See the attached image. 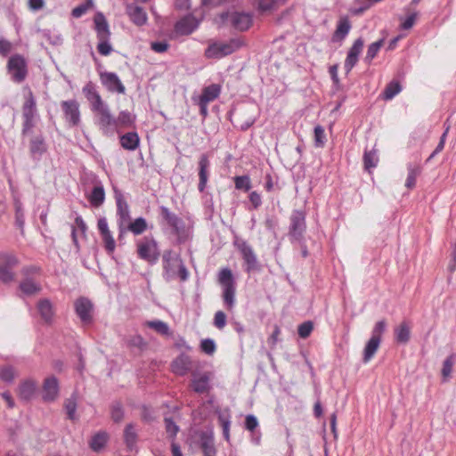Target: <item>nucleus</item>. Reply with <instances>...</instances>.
Returning a JSON list of instances; mask_svg holds the SVG:
<instances>
[{
	"instance_id": "f257e3e1",
	"label": "nucleus",
	"mask_w": 456,
	"mask_h": 456,
	"mask_svg": "<svg viewBox=\"0 0 456 456\" xmlns=\"http://www.w3.org/2000/svg\"><path fill=\"white\" fill-rule=\"evenodd\" d=\"M162 263L163 275L167 281H171L177 276L182 281H185L188 279V270L178 254L172 250H166L162 256Z\"/></svg>"
},
{
	"instance_id": "f03ea898",
	"label": "nucleus",
	"mask_w": 456,
	"mask_h": 456,
	"mask_svg": "<svg viewBox=\"0 0 456 456\" xmlns=\"http://www.w3.org/2000/svg\"><path fill=\"white\" fill-rule=\"evenodd\" d=\"M218 281L223 289V300L227 310L232 311L235 305L236 283L232 271L223 268L218 274Z\"/></svg>"
},
{
	"instance_id": "7ed1b4c3",
	"label": "nucleus",
	"mask_w": 456,
	"mask_h": 456,
	"mask_svg": "<svg viewBox=\"0 0 456 456\" xmlns=\"http://www.w3.org/2000/svg\"><path fill=\"white\" fill-rule=\"evenodd\" d=\"M136 248L137 255L141 259L151 265H154L158 262L159 258V246L152 236H146L137 240Z\"/></svg>"
},
{
	"instance_id": "20e7f679",
	"label": "nucleus",
	"mask_w": 456,
	"mask_h": 456,
	"mask_svg": "<svg viewBox=\"0 0 456 456\" xmlns=\"http://www.w3.org/2000/svg\"><path fill=\"white\" fill-rule=\"evenodd\" d=\"M95 114V124L105 135H113L116 132V118L110 113L106 103L92 110Z\"/></svg>"
},
{
	"instance_id": "39448f33",
	"label": "nucleus",
	"mask_w": 456,
	"mask_h": 456,
	"mask_svg": "<svg viewBox=\"0 0 456 456\" xmlns=\"http://www.w3.org/2000/svg\"><path fill=\"white\" fill-rule=\"evenodd\" d=\"M241 46L239 39H231L227 42H212L205 50V56L208 59H221L227 56Z\"/></svg>"
},
{
	"instance_id": "423d86ee",
	"label": "nucleus",
	"mask_w": 456,
	"mask_h": 456,
	"mask_svg": "<svg viewBox=\"0 0 456 456\" xmlns=\"http://www.w3.org/2000/svg\"><path fill=\"white\" fill-rule=\"evenodd\" d=\"M19 264L16 256L7 252L0 253V281L4 283L12 282L14 280L12 269Z\"/></svg>"
},
{
	"instance_id": "0eeeda50",
	"label": "nucleus",
	"mask_w": 456,
	"mask_h": 456,
	"mask_svg": "<svg viewBox=\"0 0 456 456\" xmlns=\"http://www.w3.org/2000/svg\"><path fill=\"white\" fill-rule=\"evenodd\" d=\"M8 70L14 82H22L28 74L25 59L19 54L12 56L8 61Z\"/></svg>"
},
{
	"instance_id": "6e6552de",
	"label": "nucleus",
	"mask_w": 456,
	"mask_h": 456,
	"mask_svg": "<svg viewBox=\"0 0 456 456\" xmlns=\"http://www.w3.org/2000/svg\"><path fill=\"white\" fill-rule=\"evenodd\" d=\"M66 122L71 126L80 124L79 103L76 100L63 101L61 103Z\"/></svg>"
},
{
	"instance_id": "1a4fd4ad",
	"label": "nucleus",
	"mask_w": 456,
	"mask_h": 456,
	"mask_svg": "<svg viewBox=\"0 0 456 456\" xmlns=\"http://www.w3.org/2000/svg\"><path fill=\"white\" fill-rule=\"evenodd\" d=\"M305 215L303 211L294 210L290 217L289 235L299 240L302 239L305 232Z\"/></svg>"
},
{
	"instance_id": "9d476101",
	"label": "nucleus",
	"mask_w": 456,
	"mask_h": 456,
	"mask_svg": "<svg viewBox=\"0 0 456 456\" xmlns=\"http://www.w3.org/2000/svg\"><path fill=\"white\" fill-rule=\"evenodd\" d=\"M236 246L246 264V271L250 273L251 271L257 269V258L252 247L245 240L236 242Z\"/></svg>"
},
{
	"instance_id": "9b49d317",
	"label": "nucleus",
	"mask_w": 456,
	"mask_h": 456,
	"mask_svg": "<svg viewBox=\"0 0 456 456\" xmlns=\"http://www.w3.org/2000/svg\"><path fill=\"white\" fill-rule=\"evenodd\" d=\"M117 202V215L118 216V224L119 233L122 235L126 232V224L130 220V210L127 202L125 200L122 195L116 197Z\"/></svg>"
},
{
	"instance_id": "f8f14e48",
	"label": "nucleus",
	"mask_w": 456,
	"mask_h": 456,
	"mask_svg": "<svg viewBox=\"0 0 456 456\" xmlns=\"http://www.w3.org/2000/svg\"><path fill=\"white\" fill-rule=\"evenodd\" d=\"M227 20L234 28L240 31L248 29L253 22L252 16L249 13L238 12L228 13Z\"/></svg>"
},
{
	"instance_id": "ddd939ff",
	"label": "nucleus",
	"mask_w": 456,
	"mask_h": 456,
	"mask_svg": "<svg viewBox=\"0 0 456 456\" xmlns=\"http://www.w3.org/2000/svg\"><path fill=\"white\" fill-rule=\"evenodd\" d=\"M364 45V41L362 37L354 40L353 45L350 47L347 56L345 61L344 68L348 73L356 65L359 55L361 54Z\"/></svg>"
},
{
	"instance_id": "4468645a",
	"label": "nucleus",
	"mask_w": 456,
	"mask_h": 456,
	"mask_svg": "<svg viewBox=\"0 0 456 456\" xmlns=\"http://www.w3.org/2000/svg\"><path fill=\"white\" fill-rule=\"evenodd\" d=\"M100 79L109 91L125 94L126 88L116 73L102 72L100 74Z\"/></svg>"
},
{
	"instance_id": "2eb2a0df",
	"label": "nucleus",
	"mask_w": 456,
	"mask_h": 456,
	"mask_svg": "<svg viewBox=\"0 0 456 456\" xmlns=\"http://www.w3.org/2000/svg\"><path fill=\"white\" fill-rule=\"evenodd\" d=\"M211 372L198 373L192 372L191 388L199 394H203L210 390Z\"/></svg>"
},
{
	"instance_id": "dca6fc26",
	"label": "nucleus",
	"mask_w": 456,
	"mask_h": 456,
	"mask_svg": "<svg viewBox=\"0 0 456 456\" xmlns=\"http://www.w3.org/2000/svg\"><path fill=\"white\" fill-rule=\"evenodd\" d=\"M194 364L191 357L185 354H181L172 362V370L175 374L179 376L186 375Z\"/></svg>"
},
{
	"instance_id": "f3484780",
	"label": "nucleus",
	"mask_w": 456,
	"mask_h": 456,
	"mask_svg": "<svg viewBox=\"0 0 456 456\" xmlns=\"http://www.w3.org/2000/svg\"><path fill=\"white\" fill-rule=\"evenodd\" d=\"M200 21L192 15H187L178 20L175 26V32L179 35H190L198 27Z\"/></svg>"
},
{
	"instance_id": "a211bd4d",
	"label": "nucleus",
	"mask_w": 456,
	"mask_h": 456,
	"mask_svg": "<svg viewBox=\"0 0 456 456\" xmlns=\"http://www.w3.org/2000/svg\"><path fill=\"white\" fill-rule=\"evenodd\" d=\"M59 395V383L55 377L46 378L43 385V399L45 402H53Z\"/></svg>"
},
{
	"instance_id": "6ab92c4d",
	"label": "nucleus",
	"mask_w": 456,
	"mask_h": 456,
	"mask_svg": "<svg viewBox=\"0 0 456 456\" xmlns=\"http://www.w3.org/2000/svg\"><path fill=\"white\" fill-rule=\"evenodd\" d=\"M126 13L130 20L136 26L141 27L147 23L148 16L144 9L136 4H128Z\"/></svg>"
},
{
	"instance_id": "aec40b11",
	"label": "nucleus",
	"mask_w": 456,
	"mask_h": 456,
	"mask_svg": "<svg viewBox=\"0 0 456 456\" xmlns=\"http://www.w3.org/2000/svg\"><path fill=\"white\" fill-rule=\"evenodd\" d=\"M75 310L77 316L84 323H89L91 322L93 305L88 299L84 297L77 299L75 302Z\"/></svg>"
},
{
	"instance_id": "412c9836",
	"label": "nucleus",
	"mask_w": 456,
	"mask_h": 456,
	"mask_svg": "<svg viewBox=\"0 0 456 456\" xmlns=\"http://www.w3.org/2000/svg\"><path fill=\"white\" fill-rule=\"evenodd\" d=\"M37 110L36 99L30 89L25 94V102L22 105V118H37Z\"/></svg>"
},
{
	"instance_id": "4be33fe9",
	"label": "nucleus",
	"mask_w": 456,
	"mask_h": 456,
	"mask_svg": "<svg viewBox=\"0 0 456 456\" xmlns=\"http://www.w3.org/2000/svg\"><path fill=\"white\" fill-rule=\"evenodd\" d=\"M209 167H210V162H209L208 156L206 154H202L199 159V179H200V182H199V185H198L199 191L201 192L204 191L207 183H208V180Z\"/></svg>"
},
{
	"instance_id": "5701e85b",
	"label": "nucleus",
	"mask_w": 456,
	"mask_h": 456,
	"mask_svg": "<svg viewBox=\"0 0 456 456\" xmlns=\"http://www.w3.org/2000/svg\"><path fill=\"white\" fill-rule=\"evenodd\" d=\"M83 94L89 102L91 110L105 103L93 83H88L83 87Z\"/></svg>"
},
{
	"instance_id": "b1692460",
	"label": "nucleus",
	"mask_w": 456,
	"mask_h": 456,
	"mask_svg": "<svg viewBox=\"0 0 456 456\" xmlns=\"http://www.w3.org/2000/svg\"><path fill=\"white\" fill-rule=\"evenodd\" d=\"M160 215L167 224L172 227L176 233H178L183 224L181 218H179L175 213L171 212L168 208L164 206L160 207Z\"/></svg>"
},
{
	"instance_id": "393cba45",
	"label": "nucleus",
	"mask_w": 456,
	"mask_h": 456,
	"mask_svg": "<svg viewBox=\"0 0 456 456\" xmlns=\"http://www.w3.org/2000/svg\"><path fill=\"white\" fill-rule=\"evenodd\" d=\"M95 30L97 33V38H110V31L109 28L108 22L102 13H97L94 17Z\"/></svg>"
},
{
	"instance_id": "a878e982",
	"label": "nucleus",
	"mask_w": 456,
	"mask_h": 456,
	"mask_svg": "<svg viewBox=\"0 0 456 456\" xmlns=\"http://www.w3.org/2000/svg\"><path fill=\"white\" fill-rule=\"evenodd\" d=\"M39 314L46 323H51L53 319L54 311L52 303L48 299H41L37 303Z\"/></svg>"
},
{
	"instance_id": "bb28decb",
	"label": "nucleus",
	"mask_w": 456,
	"mask_h": 456,
	"mask_svg": "<svg viewBox=\"0 0 456 456\" xmlns=\"http://www.w3.org/2000/svg\"><path fill=\"white\" fill-rule=\"evenodd\" d=\"M139 136L136 132H128L120 136L121 146L127 151H134L139 146Z\"/></svg>"
},
{
	"instance_id": "cd10ccee",
	"label": "nucleus",
	"mask_w": 456,
	"mask_h": 456,
	"mask_svg": "<svg viewBox=\"0 0 456 456\" xmlns=\"http://www.w3.org/2000/svg\"><path fill=\"white\" fill-rule=\"evenodd\" d=\"M148 229V224L145 218L138 217L134 221H128L126 224V232L129 231L134 235H141Z\"/></svg>"
},
{
	"instance_id": "c85d7f7f",
	"label": "nucleus",
	"mask_w": 456,
	"mask_h": 456,
	"mask_svg": "<svg viewBox=\"0 0 456 456\" xmlns=\"http://www.w3.org/2000/svg\"><path fill=\"white\" fill-rule=\"evenodd\" d=\"M221 93L220 86L216 84H212L208 86H206L202 90L201 95L199 97V101L209 103L216 100Z\"/></svg>"
},
{
	"instance_id": "c756f323",
	"label": "nucleus",
	"mask_w": 456,
	"mask_h": 456,
	"mask_svg": "<svg viewBox=\"0 0 456 456\" xmlns=\"http://www.w3.org/2000/svg\"><path fill=\"white\" fill-rule=\"evenodd\" d=\"M351 24L346 18L339 20L337 28L333 34L332 41H342L349 33Z\"/></svg>"
},
{
	"instance_id": "7c9ffc66",
	"label": "nucleus",
	"mask_w": 456,
	"mask_h": 456,
	"mask_svg": "<svg viewBox=\"0 0 456 456\" xmlns=\"http://www.w3.org/2000/svg\"><path fill=\"white\" fill-rule=\"evenodd\" d=\"M124 440L130 451H133L136 448L137 443V431L134 426V424H127L124 430Z\"/></svg>"
},
{
	"instance_id": "2f4dec72",
	"label": "nucleus",
	"mask_w": 456,
	"mask_h": 456,
	"mask_svg": "<svg viewBox=\"0 0 456 456\" xmlns=\"http://www.w3.org/2000/svg\"><path fill=\"white\" fill-rule=\"evenodd\" d=\"M37 390V385L32 380H27L20 384L19 387V395L23 400H30Z\"/></svg>"
},
{
	"instance_id": "473e14b6",
	"label": "nucleus",
	"mask_w": 456,
	"mask_h": 456,
	"mask_svg": "<svg viewBox=\"0 0 456 456\" xmlns=\"http://www.w3.org/2000/svg\"><path fill=\"white\" fill-rule=\"evenodd\" d=\"M88 200L92 206L100 207L105 200V191L102 185H95L88 196Z\"/></svg>"
},
{
	"instance_id": "72a5a7b5",
	"label": "nucleus",
	"mask_w": 456,
	"mask_h": 456,
	"mask_svg": "<svg viewBox=\"0 0 456 456\" xmlns=\"http://www.w3.org/2000/svg\"><path fill=\"white\" fill-rule=\"evenodd\" d=\"M108 434L106 432H98L90 442V447L94 452H100L105 446L108 441Z\"/></svg>"
},
{
	"instance_id": "f704fd0d",
	"label": "nucleus",
	"mask_w": 456,
	"mask_h": 456,
	"mask_svg": "<svg viewBox=\"0 0 456 456\" xmlns=\"http://www.w3.org/2000/svg\"><path fill=\"white\" fill-rule=\"evenodd\" d=\"M379 340L370 338L363 350V362H368L375 354L380 345Z\"/></svg>"
},
{
	"instance_id": "c9c22d12",
	"label": "nucleus",
	"mask_w": 456,
	"mask_h": 456,
	"mask_svg": "<svg viewBox=\"0 0 456 456\" xmlns=\"http://www.w3.org/2000/svg\"><path fill=\"white\" fill-rule=\"evenodd\" d=\"M144 326L154 330L160 335H168L170 333V329L167 323L160 320L147 321L144 322Z\"/></svg>"
},
{
	"instance_id": "e433bc0d",
	"label": "nucleus",
	"mask_w": 456,
	"mask_h": 456,
	"mask_svg": "<svg viewBox=\"0 0 456 456\" xmlns=\"http://www.w3.org/2000/svg\"><path fill=\"white\" fill-rule=\"evenodd\" d=\"M395 339L398 343L405 344L410 339V327L406 322H402L395 329Z\"/></svg>"
},
{
	"instance_id": "4c0bfd02",
	"label": "nucleus",
	"mask_w": 456,
	"mask_h": 456,
	"mask_svg": "<svg viewBox=\"0 0 456 456\" xmlns=\"http://www.w3.org/2000/svg\"><path fill=\"white\" fill-rule=\"evenodd\" d=\"M421 168L419 166H408V175L405 182V186L408 189H412L416 184V179L420 174Z\"/></svg>"
},
{
	"instance_id": "58836bf2",
	"label": "nucleus",
	"mask_w": 456,
	"mask_h": 456,
	"mask_svg": "<svg viewBox=\"0 0 456 456\" xmlns=\"http://www.w3.org/2000/svg\"><path fill=\"white\" fill-rule=\"evenodd\" d=\"M363 162H364V167L367 170H370L371 168H374L379 162V156L378 151L376 150H372L370 151H365L363 155Z\"/></svg>"
},
{
	"instance_id": "ea45409f",
	"label": "nucleus",
	"mask_w": 456,
	"mask_h": 456,
	"mask_svg": "<svg viewBox=\"0 0 456 456\" xmlns=\"http://www.w3.org/2000/svg\"><path fill=\"white\" fill-rule=\"evenodd\" d=\"M383 44H384V39H380L377 42L370 44L368 46V50H367V53H366L365 58H364V61L367 63H370L371 61L377 56V54H378L379 51L380 50L381 46L383 45Z\"/></svg>"
},
{
	"instance_id": "a19ab883",
	"label": "nucleus",
	"mask_w": 456,
	"mask_h": 456,
	"mask_svg": "<svg viewBox=\"0 0 456 456\" xmlns=\"http://www.w3.org/2000/svg\"><path fill=\"white\" fill-rule=\"evenodd\" d=\"M20 290L26 295H33L40 290V286L34 281L27 279L20 284Z\"/></svg>"
},
{
	"instance_id": "79ce46f5",
	"label": "nucleus",
	"mask_w": 456,
	"mask_h": 456,
	"mask_svg": "<svg viewBox=\"0 0 456 456\" xmlns=\"http://www.w3.org/2000/svg\"><path fill=\"white\" fill-rule=\"evenodd\" d=\"M64 408L66 410V413L68 418L71 420L77 419L76 411H77V398L72 395L71 397L65 400Z\"/></svg>"
},
{
	"instance_id": "37998d69",
	"label": "nucleus",
	"mask_w": 456,
	"mask_h": 456,
	"mask_svg": "<svg viewBox=\"0 0 456 456\" xmlns=\"http://www.w3.org/2000/svg\"><path fill=\"white\" fill-rule=\"evenodd\" d=\"M402 90V87L397 81L390 82L383 92L384 98L386 100L393 99L396 94H398Z\"/></svg>"
},
{
	"instance_id": "c03bdc74",
	"label": "nucleus",
	"mask_w": 456,
	"mask_h": 456,
	"mask_svg": "<svg viewBox=\"0 0 456 456\" xmlns=\"http://www.w3.org/2000/svg\"><path fill=\"white\" fill-rule=\"evenodd\" d=\"M200 448L203 453H216L213 437L206 434L201 436Z\"/></svg>"
},
{
	"instance_id": "a18cd8bd",
	"label": "nucleus",
	"mask_w": 456,
	"mask_h": 456,
	"mask_svg": "<svg viewBox=\"0 0 456 456\" xmlns=\"http://www.w3.org/2000/svg\"><path fill=\"white\" fill-rule=\"evenodd\" d=\"M134 122L133 115L127 111L123 110L118 114V118H116V131L119 126H128L132 125Z\"/></svg>"
},
{
	"instance_id": "49530a36",
	"label": "nucleus",
	"mask_w": 456,
	"mask_h": 456,
	"mask_svg": "<svg viewBox=\"0 0 456 456\" xmlns=\"http://www.w3.org/2000/svg\"><path fill=\"white\" fill-rule=\"evenodd\" d=\"M45 151V142L42 136H36L30 142V151L32 154L41 155Z\"/></svg>"
},
{
	"instance_id": "de8ad7c7",
	"label": "nucleus",
	"mask_w": 456,
	"mask_h": 456,
	"mask_svg": "<svg viewBox=\"0 0 456 456\" xmlns=\"http://www.w3.org/2000/svg\"><path fill=\"white\" fill-rule=\"evenodd\" d=\"M454 364V356L453 354L448 356L443 363L442 368V376H443V381L446 382L448 379L451 377L452 367Z\"/></svg>"
},
{
	"instance_id": "09e8293b",
	"label": "nucleus",
	"mask_w": 456,
	"mask_h": 456,
	"mask_svg": "<svg viewBox=\"0 0 456 456\" xmlns=\"http://www.w3.org/2000/svg\"><path fill=\"white\" fill-rule=\"evenodd\" d=\"M284 1L285 0H258V8L263 12L273 11L283 4Z\"/></svg>"
},
{
	"instance_id": "8fccbe9b",
	"label": "nucleus",
	"mask_w": 456,
	"mask_h": 456,
	"mask_svg": "<svg viewBox=\"0 0 456 456\" xmlns=\"http://www.w3.org/2000/svg\"><path fill=\"white\" fill-rule=\"evenodd\" d=\"M235 188L248 191L251 189V182L248 175L236 176L234 178Z\"/></svg>"
},
{
	"instance_id": "3c124183",
	"label": "nucleus",
	"mask_w": 456,
	"mask_h": 456,
	"mask_svg": "<svg viewBox=\"0 0 456 456\" xmlns=\"http://www.w3.org/2000/svg\"><path fill=\"white\" fill-rule=\"evenodd\" d=\"M98 40H99V43L97 45V50H98L99 53L103 56L110 55L113 51L112 45L110 43V38H105V39L98 38Z\"/></svg>"
},
{
	"instance_id": "603ef678",
	"label": "nucleus",
	"mask_w": 456,
	"mask_h": 456,
	"mask_svg": "<svg viewBox=\"0 0 456 456\" xmlns=\"http://www.w3.org/2000/svg\"><path fill=\"white\" fill-rule=\"evenodd\" d=\"M326 136L324 128L318 125L314 127V144L316 147H323L325 144Z\"/></svg>"
},
{
	"instance_id": "864d4df0",
	"label": "nucleus",
	"mask_w": 456,
	"mask_h": 456,
	"mask_svg": "<svg viewBox=\"0 0 456 456\" xmlns=\"http://www.w3.org/2000/svg\"><path fill=\"white\" fill-rule=\"evenodd\" d=\"M386 329H387V322H386V321L385 320L379 321L375 324V326H374V328L372 330L370 338L378 339V340L381 341V336L384 333V331L386 330Z\"/></svg>"
},
{
	"instance_id": "5fc2aeb1",
	"label": "nucleus",
	"mask_w": 456,
	"mask_h": 456,
	"mask_svg": "<svg viewBox=\"0 0 456 456\" xmlns=\"http://www.w3.org/2000/svg\"><path fill=\"white\" fill-rule=\"evenodd\" d=\"M218 420H219L220 426L223 428V434H224V438L226 440H229L230 425H231L230 417L225 414H220L218 417Z\"/></svg>"
},
{
	"instance_id": "6e6d98bb",
	"label": "nucleus",
	"mask_w": 456,
	"mask_h": 456,
	"mask_svg": "<svg viewBox=\"0 0 456 456\" xmlns=\"http://www.w3.org/2000/svg\"><path fill=\"white\" fill-rule=\"evenodd\" d=\"M200 349L208 355H212L216 349V343L211 338H205L200 342Z\"/></svg>"
},
{
	"instance_id": "4d7b16f0",
	"label": "nucleus",
	"mask_w": 456,
	"mask_h": 456,
	"mask_svg": "<svg viewBox=\"0 0 456 456\" xmlns=\"http://www.w3.org/2000/svg\"><path fill=\"white\" fill-rule=\"evenodd\" d=\"M314 330V324L312 322L307 321L301 323L298 326L297 332L300 338H306L310 336L311 332Z\"/></svg>"
},
{
	"instance_id": "13d9d810",
	"label": "nucleus",
	"mask_w": 456,
	"mask_h": 456,
	"mask_svg": "<svg viewBox=\"0 0 456 456\" xmlns=\"http://www.w3.org/2000/svg\"><path fill=\"white\" fill-rule=\"evenodd\" d=\"M14 375V370L12 366H4L0 369V379L4 382H12Z\"/></svg>"
},
{
	"instance_id": "bf43d9fd",
	"label": "nucleus",
	"mask_w": 456,
	"mask_h": 456,
	"mask_svg": "<svg viewBox=\"0 0 456 456\" xmlns=\"http://www.w3.org/2000/svg\"><path fill=\"white\" fill-rule=\"evenodd\" d=\"M214 325L218 330H223L226 325V314L223 311H217L214 316Z\"/></svg>"
},
{
	"instance_id": "052dcab7",
	"label": "nucleus",
	"mask_w": 456,
	"mask_h": 456,
	"mask_svg": "<svg viewBox=\"0 0 456 456\" xmlns=\"http://www.w3.org/2000/svg\"><path fill=\"white\" fill-rule=\"evenodd\" d=\"M165 426L167 433L174 438L179 431V427L170 418H165Z\"/></svg>"
},
{
	"instance_id": "680f3d73",
	"label": "nucleus",
	"mask_w": 456,
	"mask_h": 456,
	"mask_svg": "<svg viewBox=\"0 0 456 456\" xmlns=\"http://www.w3.org/2000/svg\"><path fill=\"white\" fill-rule=\"evenodd\" d=\"M102 237L104 241L106 249L109 252H113L116 248V243L110 231L108 232L107 233L102 234Z\"/></svg>"
},
{
	"instance_id": "e2e57ef3",
	"label": "nucleus",
	"mask_w": 456,
	"mask_h": 456,
	"mask_svg": "<svg viewBox=\"0 0 456 456\" xmlns=\"http://www.w3.org/2000/svg\"><path fill=\"white\" fill-rule=\"evenodd\" d=\"M15 211H16V223L20 227H22L24 224V214L21 203L18 200L14 203Z\"/></svg>"
},
{
	"instance_id": "0e129e2a",
	"label": "nucleus",
	"mask_w": 456,
	"mask_h": 456,
	"mask_svg": "<svg viewBox=\"0 0 456 456\" xmlns=\"http://www.w3.org/2000/svg\"><path fill=\"white\" fill-rule=\"evenodd\" d=\"M418 13L412 12L408 17H406L401 23V28L403 29H410L413 27L416 19H417Z\"/></svg>"
},
{
	"instance_id": "69168bd1",
	"label": "nucleus",
	"mask_w": 456,
	"mask_h": 456,
	"mask_svg": "<svg viewBox=\"0 0 456 456\" xmlns=\"http://www.w3.org/2000/svg\"><path fill=\"white\" fill-rule=\"evenodd\" d=\"M169 47V45L166 41H157L151 44V49L155 53H165Z\"/></svg>"
},
{
	"instance_id": "338daca9",
	"label": "nucleus",
	"mask_w": 456,
	"mask_h": 456,
	"mask_svg": "<svg viewBox=\"0 0 456 456\" xmlns=\"http://www.w3.org/2000/svg\"><path fill=\"white\" fill-rule=\"evenodd\" d=\"M123 411L118 403L113 404L111 408V418L115 422H119L123 419Z\"/></svg>"
},
{
	"instance_id": "774afa93",
	"label": "nucleus",
	"mask_w": 456,
	"mask_h": 456,
	"mask_svg": "<svg viewBox=\"0 0 456 456\" xmlns=\"http://www.w3.org/2000/svg\"><path fill=\"white\" fill-rule=\"evenodd\" d=\"M258 426L257 419L254 415H248L245 419V428L249 430L253 431Z\"/></svg>"
}]
</instances>
